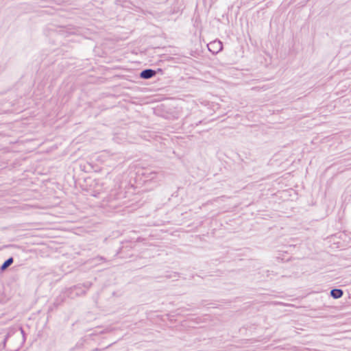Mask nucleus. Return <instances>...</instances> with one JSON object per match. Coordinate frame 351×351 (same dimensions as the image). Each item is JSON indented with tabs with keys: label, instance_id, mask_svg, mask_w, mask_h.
I'll return each instance as SVG.
<instances>
[{
	"label": "nucleus",
	"instance_id": "nucleus-2",
	"mask_svg": "<svg viewBox=\"0 0 351 351\" xmlns=\"http://www.w3.org/2000/svg\"><path fill=\"white\" fill-rule=\"evenodd\" d=\"M330 295L334 299H339L343 295V291L339 289H335L331 290Z\"/></svg>",
	"mask_w": 351,
	"mask_h": 351
},
{
	"label": "nucleus",
	"instance_id": "nucleus-1",
	"mask_svg": "<svg viewBox=\"0 0 351 351\" xmlns=\"http://www.w3.org/2000/svg\"><path fill=\"white\" fill-rule=\"evenodd\" d=\"M154 73L155 72L153 70L146 69L141 73L140 76L144 79H149L152 77L154 75Z\"/></svg>",
	"mask_w": 351,
	"mask_h": 351
},
{
	"label": "nucleus",
	"instance_id": "nucleus-3",
	"mask_svg": "<svg viewBox=\"0 0 351 351\" xmlns=\"http://www.w3.org/2000/svg\"><path fill=\"white\" fill-rule=\"evenodd\" d=\"M12 263V259L9 258L4 262V263L1 266V269H5L8 266H9Z\"/></svg>",
	"mask_w": 351,
	"mask_h": 351
}]
</instances>
